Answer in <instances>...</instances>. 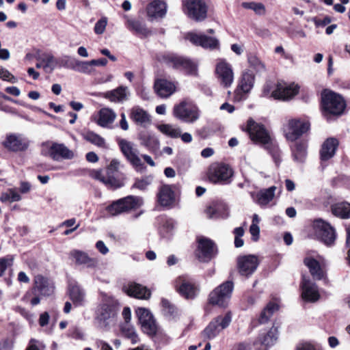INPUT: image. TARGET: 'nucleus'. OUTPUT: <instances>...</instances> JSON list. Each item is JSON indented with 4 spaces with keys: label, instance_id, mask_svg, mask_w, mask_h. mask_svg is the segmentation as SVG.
Instances as JSON below:
<instances>
[{
    "label": "nucleus",
    "instance_id": "1",
    "mask_svg": "<svg viewBox=\"0 0 350 350\" xmlns=\"http://www.w3.org/2000/svg\"><path fill=\"white\" fill-rule=\"evenodd\" d=\"M119 310V303L116 299L103 296L94 310L95 326L100 330L109 331L116 323Z\"/></svg>",
    "mask_w": 350,
    "mask_h": 350
},
{
    "label": "nucleus",
    "instance_id": "2",
    "mask_svg": "<svg viewBox=\"0 0 350 350\" xmlns=\"http://www.w3.org/2000/svg\"><path fill=\"white\" fill-rule=\"evenodd\" d=\"M247 131L252 141L262 144L271 154L276 164L280 162V152L277 145L274 144L269 133L262 124L256 123L250 119L247 121Z\"/></svg>",
    "mask_w": 350,
    "mask_h": 350
},
{
    "label": "nucleus",
    "instance_id": "3",
    "mask_svg": "<svg viewBox=\"0 0 350 350\" xmlns=\"http://www.w3.org/2000/svg\"><path fill=\"white\" fill-rule=\"evenodd\" d=\"M120 163L118 159H113L107 168L106 175L102 171H94L92 176L105 184L108 188L116 189L124 185L123 180L117 176Z\"/></svg>",
    "mask_w": 350,
    "mask_h": 350
},
{
    "label": "nucleus",
    "instance_id": "4",
    "mask_svg": "<svg viewBox=\"0 0 350 350\" xmlns=\"http://www.w3.org/2000/svg\"><path fill=\"white\" fill-rule=\"evenodd\" d=\"M321 103L325 116L340 115L346 107L345 100L339 94L328 90L322 92Z\"/></svg>",
    "mask_w": 350,
    "mask_h": 350
},
{
    "label": "nucleus",
    "instance_id": "5",
    "mask_svg": "<svg viewBox=\"0 0 350 350\" xmlns=\"http://www.w3.org/2000/svg\"><path fill=\"white\" fill-rule=\"evenodd\" d=\"M184 14L191 20L202 22L207 18L208 6L205 0H183Z\"/></svg>",
    "mask_w": 350,
    "mask_h": 350
},
{
    "label": "nucleus",
    "instance_id": "6",
    "mask_svg": "<svg viewBox=\"0 0 350 350\" xmlns=\"http://www.w3.org/2000/svg\"><path fill=\"white\" fill-rule=\"evenodd\" d=\"M143 204V199L139 196H128L113 202L107 207V212L113 215L135 210Z\"/></svg>",
    "mask_w": 350,
    "mask_h": 350
},
{
    "label": "nucleus",
    "instance_id": "7",
    "mask_svg": "<svg viewBox=\"0 0 350 350\" xmlns=\"http://www.w3.org/2000/svg\"><path fill=\"white\" fill-rule=\"evenodd\" d=\"M173 114L176 118L187 123H193L200 117L198 107L187 100L176 105L173 109Z\"/></svg>",
    "mask_w": 350,
    "mask_h": 350
},
{
    "label": "nucleus",
    "instance_id": "8",
    "mask_svg": "<svg viewBox=\"0 0 350 350\" xmlns=\"http://www.w3.org/2000/svg\"><path fill=\"white\" fill-rule=\"evenodd\" d=\"M232 169L226 164L217 163L211 165L208 172V178L214 184L226 185L231 182Z\"/></svg>",
    "mask_w": 350,
    "mask_h": 350
},
{
    "label": "nucleus",
    "instance_id": "9",
    "mask_svg": "<svg viewBox=\"0 0 350 350\" xmlns=\"http://www.w3.org/2000/svg\"><path fill=\"white\" fill-rule=\"evenodd\" d=\"M233 282L227 281L215 288L209 295V302L213 305L225 307L231 297Z\"/></svg>",
    "mask_w": 350,
    "mask_h": 350
},
{
    "label": "nucleus",
    "instance_id": "10",
    "mask_svg": "<svg viewBox=\"0 0 350 350\" xmlns=\"http://www.w3.org/2000/svg\"><path fill=\"white\" fill-rule=\"evenodd\" d=\"M232 321V314L228 312L224 315L217 316L213 319L203 332L204 337L213 339L223 329L227 328Z\"/></svg>",
    "mask_w": 350,
    "mask_h": 350
},
{
    "label": "nucleus",
    "instance_id": "11",
    "mask_svg": "<svg viewBox=\"0 0 350 350\" xmlns=\"http://www.w3.org/2000/svg\"><path fill=\"white\" fill-rule=\"evenodd\" d=\"M136 314L142 331L151 337L155 336L158 326L152 313L146 308H139L136 310Z\"/></svg>",
    "mask_w": 350,
    "mask_h": 350
},
{
    "label": "nucleus",
    "instance_id": "12",
    "mask_svg": "<svg viewBox=\"0 0 350 350\" xmlns=\"http://www.w3.org/2000/svg\"><path fill=\"white\" fill-rule=\"evenodd\" d=\"M216 252L215 245L211 239L203 237L198 238L196 255L200 261L208 262L215 256Z\"/></svg>",
    "mask_w": 350,
    "mask_h": 350
},
{
    "label": "nucleus",
    "instance_id": "13",
    "mask_svg": "<svg viewBox=\"0 0 350 350\" xmlns=\"http://www.w3.org/2000/svg\"><path fill=\"white\" fill-rule=\"evenodd\" d=\"M118 146L123 155L135 168L142 167L143 164L139 157V151L134 143L124 139L118 140Z\"/></svg>",
    "mask_w": 350,
    "mask_h": 350
},
{
    "label": "nucleus",
    "instance_id": "14",
    "mask_svg": "<svg viewBox=\"0 0 350 350\" xmlns=\"http://www.w3.org/2000/svg\"><path fill=\"white\" fill-rule=\"evenodd\" d=\"M309 128L310 124L308 122L299 119H292L285 126L284 131L287 139L295 141L305 133Z\"/></svg>",
    "mask_w": 350,
    "mask_h": 350
},
{
    "label": "nucleus",
    "instance_id": "15",
    "mask_svg": "<svg viewBox=\"0 0 350 350\" xmlns=\"http://www.w3.org/2000/svg\"><path fill=\"white\" fill-rule=\"evenodd\" d=\"M316 233L319 238L327 245H332L336 239L335 230L329 224L322 219H317L314 223Z\"/></svg>",
    "mask_w": 350,
    "mask_h": 350
},
{
    "label": "nucleus",
    "instance_id": "16",
    "mask_svg": "<svg viewBox=\"0 0 350 350\" xmlns=\"http://www.w3.org/2000/svg\"><path fill=\"white\" fill-rule=\"evenodd\" d=\"M215 73L220 84L225 88L230 87L234 81L232 66L224 60L219 61L215 68Z\"/></svg>",
    "mask_w": 350,
    "mask_h": 350
},
{
    "label": "nucleus",
    "instance_id": "17",
    "mask_svg": "<svg viewBox=\"0 0 350 350\" xmlns=\"http://www.w3.org/2000/svg\"><path fill=\"white\" fill-rule=\"evenodd\" d=\"M170 66L183 70L187 74L196 75L197 74V65L190 59L178 55H172L167 57Z\"/></svg>",
    "mask_w": 350,
    "mask_h": 350
},
{
    "label": "nucleus",
    "instance_id": "18",
    "mask_svg": "<svg viewBox=\"0 0 350 350\" xmlns=\"http://www.w3.org/2000/svg\"><path fill=\"white\" fill-rule=\"evenodd\" d=\"M259 264L258 257L255 255H245L238 258L237 266L241 275L248 277L252 275Z\"/></svg>",
    "mask_w": 350,
    "mask_h": 350
},
{
    "label": "nucleus",
    "instance_id": "19",
    "mask_svg": "<svg viewBox=\"0 0 350 350\" xmlns=\"http://www.w3.org/2000/svg\"><path fill=\"white\" fill-rule=\"evenodd\" d=\"M3 145L10 151L22 152L28 148L29 141L20 135L10 134L7 135Z\"/></svg>",
    "mask_w": 350,
    "mask_h": 350
},
{
    "label": "nucleus",
    "instance_id": "20",
    "mask_svg": "<svg viewBox=\"0 0 350 350\" xmlns=\"http://www.w3.org/2000/svg\"><path fill=\"white\" fill-rule=\"evenodd\" d=\"M175 287L177 292L187 299H194L198 294L197 286L183 277H179L176 280Z\"/></svg>",
    "mask_w": 350,
    "mask_h": 350
},
{
    "label": "nucleus",
    "instance_id": "21",
    "mask_svg": "<svg viewBox=\"0 0 350 350\" xmlns=\"http://www.w3.org/2000/svg\"><path fill=\"white\" fill-rule=\"evenodd\" d=\"M187 38L193 44L201 46L205 49H217L219 44V40L217 38L204 34L189 33L187 35Z\"/></svg>",
    "mask_w": 350,
    "mask_h": 350
},
{
    "label": "nucleus",
    "instance_id": "22",
    "mask_svg": "<svg viewBox=\"0 0 350 350\" xmlns=\"http://www.w3.org/2000/svg\"><path fill=\"white\" fill-rule=\"evenodd\" d=\"M54 286L50 281L42 275H37L34 280V286L32 288V294L43 296H49L53 293Z\"/></svg>",
    "mask_w": 350,
    "mask_h": 350
},
{
    "label": "nucleus",
    "instance_id": "23",
    "mask_svg": "<svg viewBox=\"0 0 350 350\" xmlns=\"http://www.w3.org/2000/svg\"><path fill=\"white\" fill-rule=\"evenodd\" d=\"M299 87L297 85L291 84L285 86L278 83L277 88L273 90L271 96L275 99L287 100L291 98L298 93Z\"/></svg>",
    "mask_w": 350,
    "mask_h": 350
},
{
    "label": "nucleus",
    "instance_id": "24",
    "mask_svg": "<svg viewBox=\"0 0 350 350\" xmlns=\"http://www.w3.org/2000/svg\"><path fill=\"white\" fill-rule=\"evenodd\" d=\"M301 288V297L305 301L315 302L319 299L320 295L317 286L310 280L303 278Z\"/></svg>",
    "mask_w": 350,
    "mask_h": 350
},
{
    "label": "nucleus",
    "instance_id": "25",
    "mask_svg": "<svg viewBox=\"0 0 350 350\" xmlns=\"http://www.w3.org/2000/svg\"><path fill=\"white\" fill-rule=\"evenodd\" d=\"M123 289L128 295L140 299H148L151 295L150 290L146 286L135 282L129 283L124 286Z\"/></svg>",
    "mask_w": 350,
    "mask_h": 350
},
{
    "label": "nucleus",
    "instance_id": "26",
    "mask_svg": "<svg viewBox=\"0 0 350 350\" xmlns=\"http://www.w3.org/2000/svg\"><path fill=\"white\" fill-rule=\"evenodd\" d=\"M339 142L334 137L327 138L322 144L320 150V159L321 161H327L336 154Z\"/></svg>",
    "mask_w": 350,
    "mask_h": 350
},
{
    "label": "nucleus",
    "instance_id": "27",
    "mask_svg": "<svg viewBox=\"0 0 350 350\" xmlns=\"http://www.w3.org/2000/svg\"><path fill=\"white\" fill-rule=\"evenodd\" d=\"M49 155L53 160L59 161L61 159H71L74 157V153L64 144L53 143L49 150Z\"/></svg>",
    "mask_w": 350,
    "mask_h": 350
},
{
    "label": "nucleus",
    "instance_id": "28",
    "mask_svg": "<svg viewBox=\"0 0 350 350\" xmlns=\"http://www.w3.org/2000/svg\"><path fill=\"white\" fill-rule=\"evenodd\" d=\"M154 89L157 94L161 98L170 96L176 90V86L173 82L165 79L155 80Z\"/></svg>",
    "mask_w": 350,
    "mask_h": 350
},
{
    "label": "nucleus",
    "instance_id": "29",
    "mask_svg": "<svg viewBox=\"0 0 350 350\" xmlns=\"http://www.w3.org/2000/svg\"><path fill=\"white\" fill-rule=\"evenodd\" d=\"M147 15L150 18H163L167 12V4L162 0H152L146 7Z\"/></svg>",
    "mask_w": 350,
    "mask_h": 350
},
{
    "label": "nucleus",
    "instance_id": "30",
    "mask_svg": "<svg viewBox=\"0 0 350 350\" xmlns=\"http://www.w3.org/2000/svg\"><path fill=\"white\" fill-rule=\"evenodd\" d=\"M140 144L146 147L150 152L157 154L160 149V142L159 139L149 133L143 132L139 135Z\"/></svg>",
    "mask_w": 350,
    "mask_h": 350
},
{
    "label": "nucleus",
    "instance_id": "31",
    "mask_svg": "<svg viewBox=\"0 0 350 350\" xmlns=\"http://www.w3.org/2000/svg\"><path fill=\"white\" fill-rule=\"evenodd\" d=\"M70 300L75 307L82 306L85 301V293L83 289L77 284H70L68 288Z\"/></svg>",
    "mask_w": 350,
    "mask_h": 350
},
{
    "label": "nucleus",
    "instance_id": "32",
    "mask_svg": "<svg viewBox=\"0 0 350 350\" xmlns=\"http://www.w3.org/2000/svg\"><path fill=\"white\" fill-rule=\"evenodd\" d=\"M70 256L75 260L78 265H84L87 267H95L98 264V260L96 258H90L87 253L74 250L70 252Z\"/></svg>",
    "mask_w": 350,
    "mask_h": 350
},
{
    "label": "nucleus",
    "instance_id": "33",
    "mask_svg": "<svg viewBox=\"0 0 350 350\" xmlns=\"http://www.w3.org/2000/svg\"><path fill=\"white\" fill-rule=\"evenodd\" d=\"M129 95L127 87L119 86L113 90L106 92L104 97L113 103H122L128 99Z\"/></svg>",
    "mask_w": 350,
    "mask_h": 350
},
{
    "label": "nucleus",
    "instance_id": "34",
    "mask_svg": "<svg viewBox=\"0 0 350 350\" xmlns=\"http://www.w3.org/2000/svg\"><path fill=\"white\" fill-rule=\"evenodd\" d=\"M278 338V332L276 327H271L269 332L265 334H262L258 338V340L255 342V345L260 344L265 347L263 350H267V349L276 342Z\"/></svg>",
    "mask_w": 350,
    "mask_h": 350
},
{
    "label": "nucleus",
    "instance_id": "35",
    "mask_svg": "<svg viewBox=\"0 0 350 350\" xmlns=\"http://www.w3.org/2000/svg\"><path fill=\"white\" fill-rule=\"evenodd\" d=\"M116 118V113L111 109L102 108L98 112L96 123L103 128H111V124Z\"/></svg>",
    "mask_w": 350,
    "mask_h": 350
},
{
    "label": "nucleus",
    "instance_id": "36",
    "mask_svg": "<svg viewBox=\"0 0 350 350\" xmlns=\"http://www.w3.org/2000/svg\"><path fill=\"white\" fill-rule=\"evenodd\" d=\"M38 61L43 63V69L46 72L51 73L57 66L59 60L50 53H44L36 56Z\"/></svg>",
    "mask_w": 350,
    "mask_h": 350
},
{
    "label": "nucleus",
    "instance_id": "37",
    "mask_svg": "<svg viewBox=\"0 0 350 350\" xmlns=\"http://www.w3.org/2000/svg\"><path fill=\"white\" fill-rule=\"evenodd\" d=\"M174 200V191L169 185H163L161 187L158 193V200L163 206L171 205Z\"/></svg>",
    "mask_w": 350,
    "mask_h": 350
},
{
    "label": "nucleus",
    "instance_id": "38",
    "mask_svg": "<svg viewBox=\"0 0 350 350\" xmlns=\"http://www.w3.org/2000/svg\"><path fill=\"white\" fill-rule=\"evenodd\" d=\"M131 118L136 124L144 126L150 122V115L138 107H133L131 109Z\"/></svg>",
    "mask_w": 350,
    "mask_h": 350
},
{
    "label": "nucleus",
    "instance_id": "39",
    "mask_svg": "<svg viewBox=\"0 0 350 350\" xmlns=\"http://www.w3.org/2000/svg\"><path fill=\"white\" fill-rule=\"evenodd\" d=\"M304 264L308 268L310 274L315 280H321L324 276V273L321 269L319 262L310 257L304 259Z\"/></svg>",
    "mask_w": 350,
    "mask_h": 350
},
{
    "label": "nucleus",
    "instance_id": "40",
    "mask_svg": "<svg viewBox=\"0 0 350 350\" xmlns=\"http://www.w3.org/2000/svg\"><path fill=\"white\" fill-rule=\"evenodd\" d=\"M126 26L129 29L134 31L142 37H147L151 33L150 31L146 27V25L139 21L127 19Z\"/></svg>",
    "mask_w": 350,
    "mask_h": 350
},
{
    "label": "nucleus",
    "instance_id": "41",
    "mask_svg": "<svg viewBox=\"0 0 350 350\" xmlns=\"http://www.w3.org/2000/svg\"><path fill=\"white\" fill-rule=\"evenodd\" d=\"M276 189V187L272 186L270 187L268 189L260 190L257 193V202L260 206H265L267 205L269 202H271L274 196H275V191Z\"/></svg>",
    "mask_w": 350,
    "mask_h": 350
},
{
    "label": "nucleus",
    "instance_id": "42",
    "mask_svg": "<svg viewBox=\"0 0 350 350\" xmlns=\"http://www.w3.org/2000/svg\"><path fill=\"white\" fill-rule=\"evenodd\" d=\"M332 213L337 217L347 219L350 217V204L340 202L334 204L332 206Z\"/></svg>",
    "mask_w": 350,
    "mask_h": 350
},
{
    "label": "nucleus",
    "instance_id": "43",
    "mask_svg": "<svg viewBox=\"0 0 350 350\" xmlns=\"http://www.w3.org/2000/svg\"><path fill=\"white\" fill-rule=\"evenodd\" d=\"M306 144L303 142H296L292 147L294 160L298 162H303L306 157Z\"/></svg>",
    "mask_w": 350,
    "mask_h": 350
},
{
    "label": "nucleus",
    "instance_id": "44",
    "mask_svg": "<svg viewBox=\"0 0 350 350\" xmlns=\"http://www.w3.org/2000/svg\"><path fill=\"white\" fill-rule=\"evenodd\" d=\"M254 82V75L250 71H247L243 74L239 86L243 92L247 93L252 88Z\"/></svg>",
    "mask_w": 350,
    "mask_h": 350
},
{
    "label": "nucleus",
    "instance_id": "45",
    "mask_svg": "<svg viewBox=\"0 0 350 350\" xmlns=\"http://www.w3.org/2000/svg\"><path fill=\"white\" fill-rule=\"evenodd\" d=\"M279 309V306L278 304L275 302H269L265 309L262 311L260 317L259 322L260 323H267L273 314L278 311Z\"/></svg>",
    "mask_w": 350,
    "mask_h": 350
},
{
    "label": "nucleus",
    "instance_id": "46",
    "mask_svg": "<svg viewBox=\"0 0 350 350\" xmlns=\"http://www.w3.org/2000/svg\"><path fill=\"white\" fill-rule=\"evenodd\" d=\"M158 129L163 134L172 138H178L180 136V129L168 124H160Z\"/></svg>",
    "mask_w": 350,
    "mask_h": 350
},
{
    "label": "nucleus",
    "instance_id": "47",
    "mask_svg": "<svg viewBox=\"0 0 350 350\" xmlns=\"http://www.w3.org/2000/svg\"><path fill=\"white\" fill-rule=\"evenodd\" d=\"M247 62L251 68L256 72H263L265 71L264 63L254 54H249L247 56Z\"/></svg>",
    "mask_w": 350,
    "mask_h": 350
},
{
    "label": "nucleus",
    "instance_id": "48",
    "mask_svg": "<svg viewBox=\"0 0 350 350\" xmlns=\"http://www.w3.org/2000/svg\"><path fill=\"white\" fill-rule=\"evenodd\" d=\"M121 332L125 338L131 340L133 344H136L139 341V336L135 328L129 324H125L122 326Z\"/></svg>",
    "mask_w": 350,
    "mask_h": 350
},
{
    "label": "nucleus",
    "instance_id": "49",
    "mask_svg": "<svg viewBox=\"0 0 350 350\" xmlns=\"http://www.w3.org/2000/svg\"><path fill=\"white\" fill-rule=\"evenodd\" d=\"M84 139L100 148H106V143L104 138L99 135L89 131L84 135Z\"/></svg>",
    "mask_w": 350,
    "mask_h": 350
},
{
    "label": "nucleus",
    "instance_id": "50",
    "mask_svg": "<svg viewBox=\"0 0 350 350\" xmlns=\"http://www.w3.org/2000/svg\"><path fill=\"white\" fill-rule=\"evenodd\" d=\"M152 180L153 176L151 175L142 177V178H137L135 180L133 187L139 190H145L152 183Z\"/></svg>",
    "mask_w": 350,
    "mask_h": 350
},
{
    "label": "nucleus",
    "instance_id": "51",
    "mask_svg": "<svg viewBox=\"0 0 350 350\" xmlns=\"http://www.w3.org/2000/svg\"><path fill=\"white\" fill-rule=\"evenodd\" d=\"M242 6L245 9L254 10L257 14L262 15L265 12V8L261 3L243 2Z\"/></svg>",
    "mask_w": 350,
    "mask_h": 350
},
{
    "label": "nucleus",
    "instance_id": "52",
    "mask_svg": "<svg viewBox=\"0 0 350 350\" xmlns=\"http://www.w3.org/2000/svg\"><path fill=\"white\" fill-rule=\"evenodd\" d=\"M174 226L175 222L172 219H166L160 229V233L163 237H167L172 233Z\"/></svg>",
    "mask_w": 350,
    "mask_h": 350
},
{
    "label": "nucleus",
    "instance_id": "53",
    "mask_svg": "<svg viewBox=\"0 0 350 350\" xmlns=\"http://www.w3.org/2000/svg\"><path fill=\"white\" fill-rule=\"evenodd\" d=\"M0 78L3 81H8L12 83H16L18 81L16 77L10 72L9 70L1 66H0Z\"/></svg>",
    "mask_w": 350,
    "mask_h": 350
},
{
    "label": "nucleus",
    "instance_id": "54",
    "mask_svg": "<svg viewBox=\"0 0 350 350\" xmlns=\"http://www.w3.org/2000/svg\"><path fill=\"white\" fill-rule=\"evenodd\" d=\"M234 245L236 247H241L243 245V240L241 239V237L244 234V230L242 227H238L236 228L234 230Z\"/></svg>",
    "mask_w": 350,
    "mask_h": 350
},
{
    "label": "nucleus",
    "instance_id": "55",
    "mask_svg": "<svg viewBox=\"0 0 350 350\" xmlns=\"http://www.w3.org/2000/svg\"><path fill=\"white\" fill-rule=\"evenodd\" d=\"M77 65L79 66V71L85 74H90L93 71V65L91 61L88 62H78Z\"/></svg>",
    "mask_w": 350,
    "mask_h": 350
},
{
    "label": "nucleus",
    "instance_id": "56",
    "mask_svg": "<svg viewBox=\"0 0 350 350\" xmlns=\"http://www.w3.org/2000/svg\"><path fill=\"white\" fill-rule=\"evenodd\" d=\"M107 24V18L103 17V18H100L95 24L94 29V32L98 35L103 33L105 30Z\"/></svg>",
    "mask_w": 350,
    "mask_h": 350
},
{
    "label": "nucleus",
    "instance_id": "57",
    "mask_svg": "<svg viewBox=\"0 0 350 350\" xmlns=\"http://www.w3.org/2000/svg\"><path fill=\"white\" fill-rule=\"evenodd\" d=\"M12 262L13 258L12 256L0 258V276L3 275L8 267L12 266Z\"/></svg>",
    "mask_w": 350,
    "mask_h": 350
},
{
    "label": "nucleus",
    "instance_id": "58",
    "mask_svg": "<svg viewBox=\"0 0 350 350\" xmlns=\"http://www.w3.org/2000/svg\"><path fill=\"white\" fill-rule=\"evenodd\" d=\"M161 304H162V306L163 307L166 313H167L169 314H174V312L175 311V308H174V306H172L168 300H167L165 299H163L161 301Z\"/></svg>",
    "mask_w": 350,
    "mask_h": 350
},
{
    "label": "nucleus",
    "instance_id": "59",
    "mask_svg": "<svg viewBox=\"0 0 350 350\" xmlns=\"http://www.w3.org/2000/svg\"><path fill=\"white\" fill-rule=\"evenodd\" d=\"M250 232L254 241H257L259 238L260 228L256 224H252L250 228Z\"/></svg>",
    "mask_w": 350,
    "mask_h": 350
},
{
    "label": "nucleus",
    "instance_id": "60",
    "mask_svg": "<svg viewBox=\"0 0 350 350\" xmlns=\"http://www.w3.org/2000/svg\"><path fill=\"white\" fill-rule=\"evenodd\" d=\"M96 247L98 249V250L102 254H106L108 253L109 250L107 247L105 245L103 241H98L96 243Z\"/></svg>",
    "mask_w": 350,
    "mask_h": 350
},
{
    "label": "nucleus",
    "instance_id": "61",
    "mask_svg": "<svg viewBox=\"0 0 350 350\" xmlns=\"http://www.w3.org/2000/svg\"><path fill=\"white\" fill-rule=\"evenodd\" d=\"M49 314L47 312L42 313L40 316L39 323L42 327L46 325L49 323Z\"/></svg>",
    "mask_w": 350,
    "mask_h": 350
},
{
    "label": "nucleus",
    "instance_id": "62",
    "mask_svg": "<svg viewBox=\"0 0 350 350\" xmlns=\"http://www.w3.org/2000/svg\"><path fill=\"white\" fill-rule=\"evenodd\" d=\"M5 92L15 96H18L21 94L20 90L15 86L8 87L5 88Z\"/></svg>",
    "mask_w": 350,
    "mask_h": 350
},
{
    "label": "nucleus",
    "instance_id": "63",
    "mask_svg": "<svg viewBox=\"0 0 350 350\" xmlns=\"http://www.w3.org/2000/svg\"><path fill=\"white\" fill-rule=\"evenodd\" d=\"M122 317L127 324L131 318V312L129 307L124 308L122 311Z\"/></svg>",
    "mask_w": 350,
    "mask_h": 350
},
{
    "label": "nucleus",
    "instance_id": "64",
    "mask_svg": "<svg viewBox=\"0 0 350 350\" xmlns=\"http://www.w3.org/2000/svg\"><path fill=\"white\" fill-rule=\"evenodd\" d=\"M31 189V185L28 182H21L20 186V191L22 193H26Z\"/></svg>",
    "mask_w": 350,
    "mask_h": 350
}]
</instances>
